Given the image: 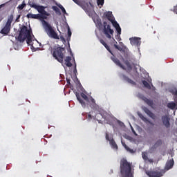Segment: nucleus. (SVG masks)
Returning a JSON list of instances; mask_svg holds the SVG:
<instances>
[{
    "mask_svg": "<svg viewBox=\"0 0 177 177\" xmlns=\"http://www.w3.org/2000/svg\"><path fill=\"white\" fill-rule=\"evenodd\" d=\"M31 34H32V30H31V28L28 29L27 26H22L20 28L19 34L18 36L15 37V39L21 43L24 42L26 39V44L31 45V42H32Z\"/></svg>",
    "mask_w": 177,
    "mask_h": 177,
    "instance_id": "obj_1",
    "label": "nucleus"
},
{
    "mask_svg": "<svg viewBox=\"0 0 177 177\" xmlns=\"http://www.w3.org/2000/svg\"><path fill=\"white\" fill-rule=\"evenodd\" d=\"M135 169L132 168V163L128 162L127 159L120 160V174L121 177H133Z\"/></svg>",
    "mask_w": 177,
    "mask_h": 177,
    "instance_id": "obj_2",
    "label": "nucleus"
},
{
    "mask_svg": "<svg viewBox=\"0 0 177 177\" xmlns=\"http://www.w3.org/2000/svg\"><path fill=\"white\" fill-rule=\"evenodd\" d=\"M43 27L48 34V37L50 38H53L54 39H59L60 38L57 35V33L55 31L52 26L48 23V21L43 20L42 21Z\"/></svg>",
    "mask_w": 177,
    "mask_h": 177,
    "instance_id": "obj_3",
    "label": "nucleus"
},
{
    "mask_svg": "<svg viewBox=\"0 0 177 177\" xmlns=\"http://www.w3.org/2000/svg\"><path fill=\"white\" fill-rule=\"evenodd\" d=\"M64 53H66L64 48L57 47L54 49L53 56L59 63H62L63 60H64Z\"/></svg>",
    "mask_w": 177,
    "mask_h": 177,
    "instance_id": "obj_4",
    "label": "nucleus"
},
{
    "mask_svg": "<svg viewBox=\"0 0 177 177\" xmlns=\"http://www.w3.org/2000/svg\"><path fill=\"white\" fill-rule=\"evenodd\" d=\"M81 97L86 102L87 104L93 110H99V105L96 104V101H95V99L93 97H88V95H86L84 93H80Z\"/></svg>",
    "mask_w": 177,
    "mask_h": 177,
    "instance_id": "obj_5",
    "label": "nucleus"
},
{
    "mask_svg": "<svg viewBox=\"0 0 177 177\" xmlns=\"http://www.w3.org/2000/svg\"><path fill=\"white\" fill-rule=\"evenodd\" d=\"M13 15H10L8 17V21L5 25V26L0 31V34H3V35H8L9 32H10V28L12 27V23L13 22Z\"/></svg>",
    "mask_w": 177,
    "mask_h": 177,
    "instance_id": "obj_6",
    "label": "nucleus"
},
{
    "mask_svg": "<svg viewBox=\"0 0 177 177\" xmlns=\"http://www.w3.org/2000/svg\"><path fill=\"white\" fill-rule=\"evenodd\" d=\"M103 32L104 35H106V38H109V39H111V37H113L114 34V30L111 29V26L110 25L107 24V22L104 21L103 22Z\"/></svg>",
    "mask_w": 177,
    "mask_h": 177,
    "instance_id": "obj_7",
    "label": "nucleus"
},
{
    "mask_svg": "<svg viewBox=\"0 0 177 177\" xmlns=\"http://www.w3.org/2000/svg\"><path fill=\"white\" fill-rule=\"evenodd\" d=\"M30 8H33L34 9H36V10H37V12H39L41 16H42L43 17L44 16H49V14L48 13V12L45 10V9H46V7L43 6H38L35 4V3H32V2L30 3Z\"/></svg>",
    "mask_w": 177,
    "mask_h": 177,
    "instance_id": "obj_8",
    "label": "nucleus"
},
{
    "mask_svg": "<svg viewBox=\"0 0 177 177\" xmlns=\"http://www.w3.org/2000/svg\"><path fill=\"white\" fill-rule=\"evenodd\" d=\"M165 174V171L161 169H156L153 171H147L146 174L149 177H161Z\"/></svg>",
    "mask_w": 177,
    "mask_h": 177,
    "instance_id": "obj_9",
    "label": "nucleus"
},
{
    "mask_svg": "<svg viewBox=\"0 0 177 177\" xmlns=\"http://www.w3.org/2000/svg\"><path fill=\"white\" fill-rule=\"evenodd\" d=\"M73 2H75V3H76L77 5H78L79 6H81V8H82L85 12H90L91 10V7L93 8V4H92V3L89 2V3H82L81 1H80V0H73ZM90 5V6H89Z\"/></svg>",
    "mask_w": 177,
    "mask_h": 177,
    "instance_id": "obj_10",
    "label": "nucleus"
},
{
    "mask_svg": "<svg viewBox=\"0 0 177 177\" xmlns=\"http://www.w3.org/2000/svg\"><path fill=\"white\" fill-rule=\"evenodd\" d=\"M131 45L133 46H140L142 41H140V37H131L129 38Z\"/></svg>",
    "mask_w": 177,
    "mask_h": 177,
    "instance_id": "obj_11",
    "label": "nucleus"
},
{
    "mask_svg": "<svg viewBox=\"0 0 177 177\" xmlns=\"http://www.w3.org/2000/svg\"><path fill=\"white\" fill-rule=\"evenodd\" d=\"M171 121V118L168 115H165L162 116V122L163 125L165 127V128H170L171 123L169 122Z\"/></svg>",
    "mask_w": 177,
    "mask_h": 177,
    "instance_id": "obj_12",
    "label": "nucleus"
},
{
    "mask_svg": "<svg viewBox=\"0 0 177 177\" xmlns=\"http://www.w3.org/2000/svg\"><path fill=\"white\" fill-rule=\"evenodd\" d=\"M28 19H37L41 20V19H46V17H43L41 14H31L28 13L26 15Z\"/></svg>",
    "mask_w": 177,
    "mask_h": 177,
    "instance_id": "obj_13",
    "label": "nucleus"
},
{
    "mask_svg": "<svg viewBox=\"0 0 177 177\" xmlns=\"http://www.w3.org/2000/svg\"><path fill=\"white\" fill-rule=\"evenodd\" d=\"M138 97H140V99H142V100H144V102L145 103H147V104H148V106H153V104H154V102H153V100L148 99L147 97H146L145 96L143 95V94H138Z\"/></svg>",
    "mask_w": 177,
    "mask_h": 177,
    "instance_id": "obj_14",
    "label": "nucleus"
},
{
    "mask_svg": "<svg viewBox=\"0 0 177 177\" xmlns=\"http://www.w3.org/2000/svg\"><path fill=\"white\" fill-rule=\"evenodd\" d=\"M104 16L107 19V20H109V21H111L112 24H113L115 21H115V19H114V17L113 16V12L110 11L105 12L104 14Z\"/></svg>",
    "mask_w": 177,
    "mask_h": 177,
    "instance_id": "obj_15",
    "label": "nucleus"
},
{
    "mask_svg": "<svg viewBox=\"0 0 177 177\" xmlns=\"http://www.w3.org/2000/svg\"><path fill=\"white\" fill-rule=\"evenodd\" d=\"M174 164H175V161L174 160V158H171L169 160H167L165 167V169L166 171H169V169H171L174 167Z\"/></svg>",
    "mask_w": 177,
    "mask_h": 177,
    "instance_id": "obj_16",
    "label": "nucleus"
},
{
    "mask_svg": "<svg viewBox=\"0 0 177 177\" xmlns=\"http://www.w3.org/2000/svg\"><path fill=\"white\" fill-rule=\"evenodd\" d=\"M112 55L113 56L111 57L112 62H113V63H115L116 66L121 67V68H124V66H122V64H121V62H120V59L115 57V56H114V54H113Z\"/></svg>",
    "mask_w": 177,
    "mask_h": 177,
    "instance_id": "obj_17",
    "label": "nucleus"
},
{
    "mask_svg": "<svg viewBox=\"0 0 177 177\" xmlns=\"http://www.w3.org/2000/svg\"><path fill=\"white\" fill-rule=\"evenodd\" d=\"M120 46L114 44L113 46L115 49H118V50H120V52H124L125 49H127V46H125V45H124L122 42H120Z\"/></svg>",
    "mask_w": 177,
    "mask_h": 177,
    "instance_id": "obj_18",
    "label": "nucleus"
},
{
    "mask_svg": "<svg viewBox=\"0 0 177 177\" xmlns=\"http://www.w3.org/2000/svg\"><path fill=\"white\" fill-rule=\"evenodd\" d=\"M75 96H76L78 102L82 106V107H84V109H85V107H86V103H85V102L83 101V100L81 98V95H80V93L76 92L75 93Z\"/></svg>",
    "mask_w": 177,
    "mask_h": 177,
    "instance_id": "obj_19",
    "label": "nucleus"
},
{
    "mask_svg": "<svg viewBox=\"0 0 177 177\" xmlns=\"http://www.w3.org/2000/svg\"><path fill=\"white\" fill-rule=\"evenodd\" d=\"M100 44H102V45H103V46H104V48H106V49L111 53V55H113V52L110 49V46L107 45V44L106 43V41H104V40H103L102 39H100Z\"/></svg>",
    "mask_w": 177,
    "mask_h": 177,
    "instance_id": "obj_20",
    "label": "nucleus"
},
{
    "mask_svg": "<svg viewBox=\"0 0 177 177\" xmlns=\"http://www.w3.org/2000/svg\"><path fill=\"white\" fill-rule=\"evenodd\" d=\"M71 57L68 56L66 57L64 62H65V64L67 67H73V64L71 63Z\"/></svg>",
    "mask_w": 177,
    "mask_h": 177,
    "instance_id": "obj_21",
    "label": "nucleus"
},
{
    "mask_svg": "<svg viewBox=\"0 0 177 177\" xmlns=\"http://www.w3.org/2000/svg\"><path fill=\"white\" fill-rule=\"evenodd\" d=\"M122 79L124 80V81L128 82V84H131V85H136V82L129 79V77H127V75H122Z\"/></svg>",
    "mask_w": 177,
    "mask_h": 177,
    "instance_id": "obj_22",
    "label": "nucleus"
},
{
    "mask_svg": "<svg viewBox=\"0 0 177 177\" xmlns=\"http://www.w3.org/2000/svg\"><path fill=\"white\" fill-rule=\"evenodd\" d=\"M122 145L124 147V149L127 150V151H129V153H131V154H133L136 152L135 150L129 148V147H128L127 145L125 144V142H122Z\"/></svg>",
    "mask_w": 177,
    "mask_h": 177,
    "instance_id": "obj_23",
    "label": "nucleus"
},
{
    "mask_svg": "<svg viewBox=\"0 0 177 177\" xmlns=\"http://www.w3.org/2000/svg\"><path fill=\"white\" fill-rule=\"evenodd\" d=\"M112 25L115 27L117 34H121V27H120V24H118V22L115 21Z\"/></svg>",
    "mask_w": 177,
    "mask_h": 177,
    "instance_id": "obj_24",
    "label": "nucleus"
},
{
    "mask_svg": "<svg viewBox=\"0 0 177 177\" xmlns=\"http://www.w3.org/2000/svg\"><path fill=\"white\" fill-rule=\"evenodd\" d=\"M110 145L112 147V149H115V150H118V146L117 145V143H115V141L114 140V139H111L110 141Z\"/></svg>",
    "mask_w": 177,
    "mask_h": 177,
    "instance_id": "obj_25",
    "label": "nucleus"
},
{
    "mask_svg": "<svg viewBox=\"0 0 177 177\" xmlns=\"http://www.w3.org/2000/svg\"><path fill=\"white\" fill-rule=\"evenodd\" d=\"M145 113L147 114V115H149L151 118H152V120H156V115H154L153 112H151V111L147 109L145 110Z\"/></svg>",
    "mask_w": 177,
    "mask_h": 177,
    "instance_id": "obj_26",
    "label": "nucleus"
},
{
    "mask_svg": "<svg viewBox=\"0 0 177 177\" xmlns=\"http://www.w3.org/2000/svg\"><path fill=\"white\" fill-rule=\"evenodd\" d=\"M167 107L171 109V110H174L176 107V104L174 102L167 104Z\"/></svg>",
    "mask_w": 177,
    "mask_h": 177,
    "instance_id": "obj_27",
    "label": "nucleus"
},
{
    "mask_svg": "<svg viewBox=\"0 0 177 177\" xmlns=\"http://www.w3.org/2000/svg\"><path fill=\"white\" fill-rule=\"evenodd\" d=\"M142 84L144 85L145 88H147V89H151V86H150V84H149L147 81L142 80Z\"/></svg>",
    "mask_w": 177,
    "mask_h": 177,
    "instance_id": "obj_28",
    "label": "nucleus"
},
{
    "mask_svg": "<svg viewBox=\"0 0 177 177\" xmlns=\"http://www.w3.org/2000/svg\"><path fill=\"white\" fill-rule=\"evenodd\" d=\"M95 24L97 27H98L99 28H102V26H103V24H102L101 19H97Z\"/></svg>",
    "mask_w": 177,
    "mask_h": 177,
    "instance_id": "obj_29",
    "label": "nucleus"
},
{
    "mask_svg": "<svg viewBox=\"0 0 177 177\" xmlns=\"http://www.w3.org/2000/svg\"><path fill=\"white\" fill-rule=\"evenodd\" d=\"M57 6L59 8V9H61L64 15H67V12H66V9L64 8V7H63V6H62L61 4H59Z\"/></svg>",
    "mask_w": 177,
    "mask_h": 177,
    "instance_id": "obj_30",
    "label": "nucleus"
},
{
    "mask_svg": "<svg viewBox=\"0 0 177 177\" xmlns=\"http://www.w3.org/2000/svg\"><path fill=\"white\" fill-rule=\"evenodd\" d=\"M172 95H174L175 99H177V89L176 88H173L170 91Z\"/></svg>",
    "mask_w": 177,
    "mask_h": 177,
    "instance_id": "obj_31",
    "label": "nucleus"
},
{
    "mask_svg": "<svg viewBox=\"0 0 177 177\" xmlns=\"http://www.w3.org/2000/svg\"><path fill=\"white\" fill-rule=\"evenodd\" d=\"M161 145H162V141L161 140H158V141H156L154 146L155 147H158V146H161Z\"/></svg>",
    "mask_w": 177,
    "mask_h": 177,
    "instance_id": "obj_32",
    "label": "nucleus"
},
{
    "mask_svg": "<svg viewBox=\"0 0 177 177\" xmlns=\"http://www.w3.org/2000/svg\"><path fill=\"white\" fill-rule=\"evenodd\" d=\"M124 63L127 67L129 68V70H132V65H131V63L129 62L126 61Z\"/></svg>",
    "mask_w": 177,
    "mask_h": 177,
    "instance_id": "obj_33",
    "label": "nucleus"
},
{
    "mask_svg": "<svg viewBox=\"0 0 177 177\" xmlns=\"http://www.w3.org/2000/svg\"><path fill=\"white\" fill-rule=\"evenodd\" d=\"M52 9L55 11V13H60V10L59 9V8H57V6H53L52 7Z\"/></svg>",
    "mask_w": 177,
    "mask_h": 177,
    "instance_id": "obj_34",
    "label": "nucleus"
},
{
    "mask_svg": "<svg viewBox=\"0 0 177 177\" xmlns=\"http://www.w3.org/2000/svg\"><path fill=\"white\" fill-rule=\"evenodd\" d=\"M97 3L99 6L100 5L101 6H103L104 5V0H97Z\"/></svg>",
    "mask_w": 177,
    "mask_h": 177,
    "instance_id": "obj_35",
    "label": "nucleus"
},
{
    "mask_svg": "<svg viewBox=\"0 0 177 177\" xmlns=\"http://www.w3.org/2000/svg\"><path fill=\"white\" fill-rule=\"evenodd\" d=\"M142 157L145 161H147L149 160V157H147V155L146 153H142Z\"/></svg>",
    "mask_w": 177,
    "mask_h": 177,
    "instance_id": "obj_36",
    "label": "nucleus"
},
{
    "mask_svg": "<svg viewBox=\"0 0 177 177\" xmlns=\"http://www.w3.org/2000/svg\"><path fill=\"white\" fill-rule=\"evenodd\" d=\"M115 37H116V39H118V41H121V34L117 33Z\"/></svg>",
    "mask_w": 177,
    "mask_h": 177,
    "instance_id": "obj_37",
    "label": "nucleus"
},
{
    "mask_svg": "<svg viewBox=\"0 0 177 177\" xmlns=\"http://www.w3.org/2000/svg\"><path fill=\"white\" fill-rule=\"evenodd\" d=\"M71 35H72L71 30H70V28H68V38H71Z\"/></svg>",
    "mask_w": 177,
    "mask_h": 177,
    "instance_id": "obj_38",
    "label": "nucleus"
},
{
    "mask_svg": "<svg viewBox=\"0 0 177 177\" xmlns=\"http://www.w3.org/2000/svg\"><path fill=\"white\" fill-rule=\"evenodd\" d=\"M86 118H87V120H88V121H91V120H92V118H93V116L91 114H88L86 115Z\"/></svg>",
    "mask_w": 177,
    "mask_h": 177,
    "instance_id": "obj_39",
    "label": "nucleus"
},
{
    "mask_svg": "<svg viewBox=\"0 0 177 177\" xmlns=\"http://www.w3.org/2000/svg\"><path fill=\"white\" fill-rule=\"evenodd\" d=\"M106 140H109L110 142L111 140H110V138L109 137V133H106Z\"/></svg>",
    "mask_w": 177,
    "mask_h": 177,
    "instance_id": "obj_40",
    "label": "nucleus"
},
{
    "mask_svg": "<svg viewBox=\"0 0 177 177\" xmlns=\"http://www.w3.org/2000/svg\"><path fill=\"white\" fill-rule=\"evenodd\" d=\"M18 8H19V9H21V10L22 9L24 8V4H21V5H19V6H18Z\"/></svg>",
    "mask_w": 177,
    "mask_h": 177,
    "instance_id": "obj_41",
    "label": "nucleus"
},
{
    "mask_svg": "<svg viewBox=\"0 0 177 177\" xmlns=\"http://www.w3.org/2000/svg\"><path fill=\"white\" fill-rule=\"evenodd\" d=\"M19 19H20V15H19L17 16V19H15V21H16L17 23H19V21H20V20H19Z\"/></svg>",
    "mask_w": 177,
    "mask_h": 177,
    "instance_id": "obj_42",
    "label": "nucleus"
},
{
    "mask_svg": "<svg viewBox=\"0 0 177 177\" xmlns=\"http://www.w3.org/2000/svg\"><path fill=\"white\" fill-rule=\"evenodd\" d=\"M60 39H61V41H62V42H66V39H64V37L61 36Z\"/></svg>",
    "mask_w": 177,
    "mask_h": 177,
    "instance_id": "obj_43",
    "label": "nucleus"
},
{
    "mask_svg": "<svg viewBox=\"0 0 177 177\" xmlns=\"http://www.w3.org/2000/svg\"><path fill=\"white\" fill-rule=\"evenodd\" d=\"M173 12L177 15V8H176V7L174 8Z\"/></svg>",
    "mask_w": 177,
    "mask_h": 177,
    "instance_id": "obj_44",
    "label": "nucleus"
},
{
    "mask_svg": "<svg viewBox=\"0 0 177 177\" xmlns=\"http://www.w3.org/2000/svg\"><path fill=\"white\" fill-rule=\"evenodd\" d=\"M74 73H77V64L75 65Z\"/></svg>",
    "mask_w": 177,
    "mask_h": 177,
    "instance_id": "obj_45",
    "label": "nucleus"
},
{
    "mask_svg": "<svg viewBox=\"0 0 177 177\" xmlns=\"http://www.w3.org/2000/svg\"><path fill=\"white\" fill-rule=\"evenodd\" d=\"M70 79H68V78H66V82H67V84H70Z\"/></svg>",
    "mask_w": 177,
    "mask_h": 177,
    "instance_id": "obj_46",
    "label": "nucleus"
},
{
    "mask_svg": "<svg viewBox=\"0 0 177 177\" xmlns=\"http://www.w3.org/2000/svg\"><path fill=\"white\" fill-rule=\"evenodd\" d=\"M147 161H149V162H153V160L152 159H148Z\"/></svg>",
    "mask_w": 177,
    "mask_h": 177,
    "instance_id": "obj_47",
    "label": "nucleus"
},
{
    "mask_svg": "<svg viewBox=\"0 0 177 177\" xmlns=\"http://www.w3.org/2000/svg\"><path fill=\"white\" fill-rule=\"evenodd\" d=\"M149 123L151 124V125H154V124H153V122L149 121Z\"/></svg>",
    "mask_w": 177,
    "mask_h": 177,
    "instance_id": "obj_48",
    "label": "nucleus"
},
{
    "mask_svg": "<svg viewBox=\"0 0 177 177\" xmlns=\"http://www.w3.org/2000/svg\"><path fill=\"white\" fill-rule=\"evenodd\" d=\"M151 86L153 88V89H156V87H153V84H151Z\"/></svg>",
    "mask_w": 177,
    "mask_h": 177,
    "instance_id": "obj_49",
    "label": "nucleus"
},
{
    "mask_svg": "<svg viewBox=\"0 0 177 177\" xmlns=\"http://www.w3.org/2000/svg\"><path fill=\"white\" fill-rule=\"evenodd\" d=\"M1 8H2V5H0V9H1Z\"/></svg>",
    "mask_w": 177,
    "mask_h": 177,
    "instance_id": "obj_50",
    "label": "nucleus"
},
{
    "mask_svg": "<svg viewBox=\"0 0 177 177\" xmlns=\"http://www.w3.org/2000/svg\"><path fill=\"white\" fill-rule=\"evenodd\" d=\"M115 44H117V41H115Z\"/></svg>",
    "mask_w": 177,
    "mask_h": 177,
    "instance_id": "obj_51",
    "label": "nucleus"
}]
</instances>
